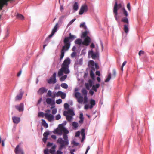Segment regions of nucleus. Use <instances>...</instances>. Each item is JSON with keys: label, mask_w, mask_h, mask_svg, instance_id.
Instances as JSON below:
<instances>
[{"label": "nucleus", "mask_w": 154, "mask_h": 154, "mask_svg": "<svg viewBox=\"0 0 154 154\" xmlns=\"http://www.w3.org/2000/svg\"><path fill=\"white\" fill-rule=\"evenodd\" d=\"M59 131L58 134L61 135L62 134L63 132L64 134H63V140L62 138H59L57 140V143L60 144L59 149L61 150L64 148L66 146H67L69 144L68 137L67 134L69 132L68 130L66 129L62 124H60L59 125Z\"/></svg>", "instance_id": "obj_1"}, {"label": "nucleus", "mask_w": 154, "mask_h": 154, "mask_svg": "<svg viewBox=\"0 0 154 154\" xmlns=\"http://www.w3.org/2000/svg\"><path fill=\"white\" fill-rule=\"evenodd\" d=\"M76 38L75 36L72 35L71 33H69V36L66 37L64 40V45L63 46L61 50L60 60H62L64 56L65 52L67 51L71 45L69 40H73Z\"/></svg>", "instance_id": "obj_2"}, {"label": "nucleus", "mask_w": 154, "mask_h": 154, "mask_svg": "<svg viewBox=\"0 0 154 154\" xmlns=\"http://www.w3.org/2000/svg\"><path fill=\"white\" fill-rule=\"evenodd\" d=\"M81 92L84 97L83 99V96L79 92H76L75 93V97L77 99V102L79 103L82 104L83 102L84 104L88 102V91L85 89L83 88L82 89Z\"/></svg>", "instance_id": "obj_3"}, {"label": "nucleus", "mask_w": 154, "mask_h": 154, "mask_svg": "<svg viewBox=\"0 0 154 154\" xmlns=\"http://www.w3.org/2000/svg\"><path fill=\"white\" fill-rule=\"evenodd\" d=\"M70 63V59L68 58L65 59L61 65V67L58 72L59 77L63 75V73L66 74H69L70 71L69 69V65Z\"/></svg>", "instance_id": "obj_4"}, {"label": "nucleus", "mask_w": 154, "mask_h": 154, "mask_svg": "<svg viewBox=\"0 0 154 154\" xmlns=\"http://www.w3.org/2000/svg\"><path fill=\"white\" fill-rule=\"evenodd\" d=\"M121 21L126 24L124 25L123 30L126 34L129 32V22L128 18L126 17L123 18L121 19Z\"/></svg>", "instance_id": "obj_5"}, {"label": "nucleus", "mask_w": 154, "mask_h": 154, "mask_svg": "<svg viewBox=\"0 0 154 154\" xmlns=\"http://www.w3.org/2000/svg\"><path fill=\"white\" fill-rule=\"evenodd\" d=\"M56 73H54L52 76L49 79H47V82L49 84H55L56 82Z\"/></svg>", "instance_id": "obj_6"}, {"label": "nucleus", "mask_w": 154, "mask_h": 154, "mask_svg": "<svg viewBox=\"0 0 154 154\" xmlns=\"http://www.w3.org/2000/svg\"><path fill=\"white\" fill-rule=\"evenodd\" d=\"M14 152L16 154H24V152L23 149L19 145H17L14 150Z\"/></svg>", "instance_id": "obj_7"}, {"label": "nucleus", "mask_w": 154, "mask_h": 154, "mask_svg": "<svg viewBox=\"0 0 154 154\" xmlns=\"http://www.w3.org/2000/svg\"><path fill=\"white\" fill-rule=\"evenodd\" d=\"M13 1V0H0V10L2 9V8L4 5H7L8 2H11Z\"/></svg>", "instance_id": "obj_8"}, {"label": "nucleus", "mask_w": 154, "mask_h": 154, "mask_svg": "<svg viewBox=\"0 0 154 154\" xmlns=\"http://www.w3.org/2000/svg\"><path fill=\"white\" fill-rule=\"evenodd\" d=\"M15 107L19 112H23L24 110V104L23 103H21L19 105H15Z\"/></svg>", "instance_id": "obj_9"}, {"label": "nucleus", "mask_w": 154, "mask_h": 154, "mask_svg": "<svg viewBox=\"0 0 154 154\" xmlns=\"http://www.w3.org/2000/svg\"><path fill=\"white\" fill-rule=\"evenodd\" d=\"M90 42V38L87 36L85 38L84 41L82 42V44L85 46H88Z\"/></svg>", "instance_id": "obj_10"}, {"label": "nucleus", "mask_w": 154, "mask_h": 154, "mask_svg": "<svg viewBox=\"0 0 154 154\" xmlns=\"http://www.w3.org/2000/svg\"><path fill=\"white\" fill-rule=\"evenodd\" d=\"M88 56L89 57H91L93 59H95L97 57V54L94 53L93 50H90L88 52Z\"/></svg>", "instance_id": "obj_11"}, {"label": "nucleus", "mask_w": 154, "mask_h": 154, "mask_svg": "<svg viewBox=\"0 0 154 154\" xmlns=\"http://www.w3.org/2000/svg\"><path fill=\"white\" fill-rule=\"evenodd\" d=\"M88 10L87 6L86 5L82 6L80 10L79 14L80 15L82 14L84 12H86Z\"/></svg>", "instance_id": "obj_12"}, {"label": "nucleus", "mask_w": 154, "mask_h": 154, "mask_svg": "<svg viewBox=\"0 0 154 154\" xmlns=\"http://www.w3.org/2000/svg\"><path fill=\"white\" fill-rule=\"evenodd\" d=\"M44 116L45 118L47 119L49 121L51 122L54 119V116L50 114H48V113H45Z\"/></svg>", "instance_id": "obj_13"}, {"label": "nucleus", "mask_w": 154, "mask_h": 154, "mask_svg": "<svg viewBox=\"0 0 154 154\" xmlns=\"http://www.w3.org/2000/svg\"><path fill=\"white\" fill-rule=\"evenodd\" d=\"M46 102L48 104L52 106H54L55 104V102L54 100L49 98H48L46 99Z\"/></svg>", "instance_id": "obj_14"}, {"label": "nucleus", "mask_w": 154, "mask_h": 154, "mask_svg": "<svg viewBox=\"0 0 154 154\" xmlns=\"http://www.w3.org/2000/svg\"><path fill=\"white\" fill-rule=\"evenodd\" d=\"M66 114H69L72 116H73L75 115L73 110L71 109H68L67 111H65L64 112V116H66Z\"/></svg>", "instance_id": "obj_15"}, {"label": "nucleus", "mask_w": 154, "mask_h": 154, "mask_svg": "<svg viewBox=\"0 0 154 154\" xmlns=\"http://www.w3.org/2000/svg\"><path fill=\"white\" fill-rule=\"evenodd\" d=\"M23 93L22 92L20 91V94L17 95L15 97V101H20L22 98L23 96Z\"/></svg>", "instance_id": "obj_16"}, {"label": "nucleus", "mask_w": 154, "mask_h": 154, "mask_svg": "<svg viewBox=\"0 0 154 154\" xmlns=\"http://www.w3.org/2000/svg\"><path fill=\"white\" fill-rule=\"evenodd\" d=\"M47 91V89H46L45 87H42L40 88L38 91V94L42 95L45 92H46Z\"/></svg>", "instance_id": "obj_17"}, {"label": "nucleus", "mask_w": 154, "mask_h": 154, "mask_svg": "<svg viewBox=\"0 0 154 154\" xmlns=\"http://www.w3.org/2000/svg\"><path fill=\"white\" fill-rule=\"evenodd\" d=\"M12 119L13 120V122L16 124H18L20 120V117L15 116L12 117Z\"/></svg>", "instance_id": "obj_18"}, {"label": "nucleus", "mask_w": 154, "mask_h": 154, "mask_svg": "<svg viewBox=\"0 0 154 154\" xmlns=\"http://www.w3.org/2000/svg\"><path fill=\"white\" fill-rule=\"evenodd\" d=\"M58 24L57 23L52 30L51 34L49 35V37H51L57 31V29Z\"/></svg>", "instance_id": "obj_19"}, {"label": "nucleus", "mask_w": 154, "mask_h": 154, "mask_svg": "<svg viewBox=\"0 0 154 154\" xmlns=\"http://www.w3.org/2000/svg\"><path fill=\"white\" fill-rule=\"evenodd\" d=\"M89 63L92 66V67H93H93L95 66V68L97 69V68L98 66V65L97 63H94V61L92 60H90L89 61ZM92 68V67H91V68Z\"/></svg>", "instance_id": "obj_20"}, {"label": "nucleus", "mask_w": 154, "mask_h": 154, "mask_svg": "<svg viewBox=\"0 0 154 154\" xmlns=\"http://www.w3.org/2000/svg\"><path fill=\"white\" fill-rule=\"evenodd\" d=\"M57 146L56 145H54L49 150V152L51 154L54 153L55 151V149Z\"/></svg>", "instance_id": "obj_21"}, {"label": "nucleus", "mask_w": 154, "mask_h": 154, "mask_svg": "<svg viewBox=\"0 0 154 154\" xmlns=\"http://www.w3.org/2000/svg\"><path fill=\"white\" fill-rule=\"evenodd\" d=\"M95 69L93 67L92 68V69H91L90 72V75L91 77L93 79H94V71H95Z\"/></svg>", "instance_id": "obj_22"}, {"label": "nucleus", "mask_w": 154, "mask_h": 154, "mask_svg": "<svg viewBox=\"0 0 154 154\" xmlns=\"http://www.w3.org/2000/svg\"><path fill=\"white\" fill-rule=\"evenodd\" d=\"M113 12L114 14L116 20H117V15H118V12L116 9V5L115 6V8H113Z\"/></svg>", "instance_id": "obj_23"}, {"label": "nucleus", "mask_w": 154, "mask_h": 154, "mask_svg": "<svg viewBox=\"0 0 154 154\" xmlns=\"http://www.w3.org/2000/svg\"><path fill=\"white\" fill-rule=\"evenodd\" d=\"M16 18L17 19L22 20H24V17L22 15L19 13H17V14Z\"/></svg>", "instance_id": "obj_24"}, {"label": "nucleus", "mask_w": 154, "mask_h": 154, "mask_svg": "<svg viewBox=\"0 0 154 154\" xmlns=\"http://www.w3.org/2000/svg\"><path fill=\"white\" fill-rule=\"evenodd\" d=\"M64 116L66 117V120L69 122H71L73 118L72 116L71 115L69 116L68 115L66 114V116Z\"/></svg>", "instance_id": "obj_25"}, {"label": "nucleus", "mask_w": 154, "mask_h": 154, "mask_svg": "<svg viewBox=\"0 0 154 154\" xmlns=\"http://www.w3.org/2000/svg\"><path fill=\"white\" fill-rule=\"evenodd\" d=\"M100 85L99 84H96L95 85H93L92 86V89L95 92H97V89L99 88Z\"/></svg>", "instance_id": "obj_26"}, {"label": "nucleus", "mask_w": 154, "mask_h": 154, "mask_svg": "<svg viewBox=\"0 0 154 154\" xmlns=\"http://www.w3.org/2000/svg\"><path fill=\"white\" fill-rule=\"evenodd\" d=\"M116 5V9L117 10V11H118V9H119L120 8H121L122 7V5L121 3H120L118 4L117 2H116L114 8H115V6Z\"/></svg>", "instance_id": "obj_27"}, {"label": "nucleus", "mask_w": 154, "mask_h": 154, "mask_svg": "<svg viewBox=\"0 0 154 154\" xmlns=\"http://www.w3.org/2000/svg\"><path fill=\"white\" fill-rule=\"evenodd\" d=\"M42 124L43 126L45 128H47L48 127V125L46 123L44 119H42Z\"/></svg>", "instance_id": "obj_28"}, {"label": "nucleus", "mask_w": 154, "mask_h": 154, "mask_svg": "<svg viewBox=\"0 0 154 154\" xmlns=\"http://www.w3.org/2000/svg\"><path fill=\"white\" fill-rule=\"evenodd\" d=\"M75 43L77 45H80L82 43V40L80 39H77L75 41Z\"/></svg>", "instance_id": "obj_29"}, {"label": "nucleus", "mask_w": 154, "mask_h": 154, "mask_svg": "<svg viewBox=\"0 0 154 154\" xmlns=\"http://www.w3.org/2000/svg\"><path fill=\"white\" fill-rule=\"evenodd\" d=\"M111 74L110 73H109L108 74V75L107 78L105 79V82H109L111 78Z\"/></svg>", "instance_id": "obj_30"}, {"label": "nucleus", "mask_w": 154, "mask_h": 154, "mask_svg": "<svg viewBox=\"0 0 154 154\" xmlns=\"http://www.w3.org/2000/svg\"><path fill=\"white\" fill-rule=\"evenodd\" d=\"M61 86L62 88L64 89H67L68 88V85L66 84L65 83L61 84Z\"/></svg>", "instance_id": "obj_31"}, {"label": "nucleus", "mask_w": 154, "mask_h": 154, "mask_svg": "<svg viewBox=\"0 0 154 154\" xmlns=\"http://www.w3.org/2000/svg\"><path fill=\"white\" fill-rule=\"evenodd\" d=\"M78 3L77 2H75L74 5L73 9L75 11H77L78 9Z\"/></svg>", "instance_id": "obj_32"}, {"label": "nucleus", "mask_w": 154, "mask_h": 154, "mask_svg": "<svg viewBox=\"0 0 154 154\" xmlns=\"http://www.w3.org/2000/svg\"><path fill=\"white\" fill-rule=\"evenodd\" d=\"M123 14L126 17H127L128 16V14L126 10L125 9V8H123Z\"/></svg>", "instance_id": "obj_33"}, {"label": "nucleus", "mask_w": 154, "mask_h": 154, "mask_svg": "<svg viewBox=\"0 0 154 154\" xmlns=\"http://www.w3.org/2000/svg\"><path fill=\"white\" fill-rule=\"evenodd\" d=\"M90 103L91 105L94 106L95 105V101L94 100L91 99L90 100Z\"/></svg>", "instance_id": "obj_34"}, {"label": "nucleus", "mask_w": 154, "mask_h": 154, "mask_svg": "<svg viewBox=\"0 0 154 154\" xmlns=\"http://www.w3.org/2000/svg\"><path fill=\"white\" fill-rule=\"evenodd\" d=\"M67 75H65L62 76L60 79V80L61 81H64L67 78Z\"/></svg>", "instance_id": "obj_35"}, {"label": "nucleus", "mask_w": 154, "mask_h": 154, "mask_svg": "<svg viewBox=\"0 0 154 154\" xmlns=\"http://www.w3.org/2000/svg\"><path fill=\"white\" fill-rule=\"evenodd\" d=\"M81 135L82 137H85V131L84 129H82L81 130Z\"/></svg>", "instance_id": "obj_36"}, {"label": "nucleus", "mask_w": 154, "mask_h": 154, "mask_svg": "<svg viewBox=\"0 0 154 154\" xmlns=\"http://www.w3.org/2000/svg\"><path fill=\"white\" fill-rule=\"evenodd\" d=\"M113 73L112 75V77L113 78H115L116 76V72L115 69H114L112 70Z\"/></svg>", "instance_id": "obj_37"}, {"label": "nucleus", "mask_w": 154, "mask_h": 154, "mask_svg": "<svg viewBox=\"0 0 154 154\" xmlns=\"http://www.w3.org/2000/svg\"><path fill=\"white\" fill-rule=\"evenodd\" d=\"M49 134V132L48 131H46L43 134V136L45 137H47L48 136Z\"/></svg>", "instance_id": "obj_38"}, {"label": "nucleus", "mask_w": 154, "mask_h": 154, "mask_svg": "<svg viewBox=\"0 0 154 154\" xmlns=\"http://www.w3.org/2000/svg\"><path fill=\"white\" fill-rule=\"evenodd\" d=\"M72 125L74 128H76L78 127V123L76 122H72Z\"/></svg>", "instance_id": "obj_39"}, {"label": "nucleus", "mask_w": 154, "mask_h": 154, "mask_svg": "<svg viewBox=\"0 0 154 154\" xmlns=\"http://www.w3.org/2000/svg\"><path fill=\"white\" fill-rule=\"evenodd\" d=\"M51 37H49V36L48 37L46 38L45 41V43L46 44H48L49 42L50 38Z\"/></svg>", "instance_id": "obj_40"}, {"label": "nucleus", "mask_w": 154, "mask_h": 154, "mask_svg": "<svg viewBox=\"0 0 154 154\" xmlns=\"http://www.w3.org/2000/svg\"><path fill=\"white\" fill-rule=\"evenodd\" d=\"M62 94L63 92L61 91H59L56 94V95L57 97L61 96V94Z\"/></svg>", "instance_id": "obj_41"}, {"label": "nucleus", "mask_w": 154, "mask_h": 154, "mask_svg": "<svg viewBox=\"0 0 154 154\" xmlns=\"http://www.w3.org/2000/svg\"><path fill=\"white\" fill-rule=\"evenodd\" d=\"M64 106L65 109H69V106L68 104L67 103H66L64 104Z\"/></svg>", "instance_id": "obj_42"}, {"label": "nucleus", "mask_w": 154, "mask_h": 154, "mask_svg": "<svg viewBox=\"0 0 154 154\" xmlns=\"http://www.w3.org/2000/svg\"><path fill=\"white\" fill-rule=\"evenodd\" d=\"M76 53L75 51L73 52L71 55V57L72 58L74 57L76 55Z\"/></svg>", "instance_id": "obj_43"}, {"label": "nucleus", "mask_w": 154, "mask_h": 154, "mask_svg": "<svg viewBox=\"0 0 154 154\" xmlns=\"http://www.w3.org/2000/svg\"><path fill=\"white\" fill-rule=\"evenodd\" d=\"M88 32L87 31H85L82 33V35L83 37H85L87 35Z\"/></svg>", "instance_id": "obj_44"}, {"label": "nucleus", "mask_w": 154, "mask_h": 154, "mask_svg": "<svg viewBox=\"0 0 154 154\" xmlns=\"http://www.w3.org/2000/svg\"><path fill=\"white\" fill-rule=\"evenodd\" d=\"M62 102V100L61 99H59L56 100V102L57 104H60Z\"/></svg>", "instance_id": "obj_45"}, {"label": "nucleus", "mask_w": 154, "mask_h": 154, "mask_svg": "<svg viewBox=\"0 0 154 154\" xmlns=\"http://www.w3.org/2000/svg\"><path fill=\"white\" fill-rule=\"evenodd\" d=\"M52 94V92L50 90H49L48 91V93H47V95L49 97H51V96Z\"/></svg>", "instance_id": "obj_46"}, {"label": "nucleus", "mask_w": 154, "mask_h": 154, "mask_svg": "<svg viewBox=\"0 0 154 154\" xmlns=\"http://www.w3.org/2000/svg\"><path fill=\"white\" fill-rule=\"evenodd\" d=\"M61 98L62 99H64L65 98L66 96V94L65 93H64L63 92L62 94H61Z\"/></svg>", "instance_id": "obj_47"}, {"label": "nucleus", "mask_w": 154, "mask_h": 154, "mask_svg": "<svg viewBox=\"0 0 154 154\" xmlns=\"http://www.w3.org/2000/svg\"><path fill=\"white\" fill-rule=\"evenodd\" d=\"M48 151L49 150L48 148L46 149L44 151V154H49L48 153Z\"/></svg>", "instance_id": "obj_48"}, {"label": "nucleus", "mask_w": 154, "mask_h": 154, "mask_svg": "<svg viewBox=\"0 0 154 154\" xmlns=\"http://www.w3.org/2000/svg\"><path fill=\"white\" fill-rule=\"evenodd\" d=\"M56 119L57 120H58L60 119L61 118V116L60 114H58L56 116Z\"/></svg>", "instance_id": "obj_49"}, {"label": "nucleus", "mask_w": 154, "mask_h": 154, "mask_svg": "<svg viewBox=\"0 0 154 154\" xmlns=\"http://www.w3.org/2000/svg\"><path fill=\"white\" fill-rule=\"evenodd\" d=\"M57 112V110L56 109H54L52 110V113L53 114H55Z\"/></svg>", "instance_id": "obj_50"}, {"label": "nucleus", "mask_w": 154, "mask_h": 154, "mask_svg": "<svg viewBox=\"0 0 154 154\" xmlns=\"http://www.w3.org/2000/svg\"><path fill=\"white\" fill-rule=\"evenodd\" d=\"M44 115V113L43 112H39L38 114V116H39L43 117Z\"/></svg>", "instance_id": "obj_51"}, {"label": "nucleus", "mask_w": 154, "mask_h": 154, "mask_svg": "<svg viewBox=\"0 0 154 154\" xmlns=\"http://www.w3.org/2000/svg\"><path fill=\"white\" fill-rule=\"evenodd\" d=\"M144 54V52L143 51L141 50L139 52L138 54L140 56L141 54Z\"/></svg>", "instance_id": "obj_52"}, {"label": "nucleus", "mask_w": 154, "mask_h": 154, "mask_svg": "<svg viewBox=\"0 0 154 154\" xmlns=\"http://www.w3.org/2000/svg\"><path fill=\"white\" fill-rule=\"evenodd\" d=\"M85 86L87 89L89 90L90 89L89 85L88 83H85Z\"/></svg>", "instance_id": "obj_53"}, {"label": "nucleus", "mask_w": 154, "mask_h": 154, "mask_svg": "<svg viewBox=\"0 0 154 154\" xmlns=\"http://www.w3.org/2000/svg\"><path fill=\"white\" fill-rule=\"evenodd\" d=\"M127 8L128 10L129 11H131L130 5V3H128L127 5Z\"/></svg>", "instance_id": "obj_54"}, {"label": "nucleus", "mask_w": 154, "mask_h": 154, "mask_svg": "<svg viewBox=\"0 0 154 154\" xmlns=\"http://www.w3.org/2000/svg\"><path fill=\"white\" fill-rule=\"evenodd\" d=\"M80 134V132L79 131H78L75 134V136L76 137H78L79 136Z\"/></svg>", "instance_id": "obj_55"}, {"label": "nucleus", "mask_w": 154, "mask_h": 154, "mask_svg": "<svg viewBox=\"0 0 154 154\" xmlns=\"http://www.w3.org/2000/svg\"><path fill=\"white\" fill-rule=\"evenodd\" d=\"M53 145V143H51L49 142H48V144L47 145V146H51Z\"/></svg>", "instance_id": "obj_56"}, {"label": "nucleus", "mask_w": 154, "mask_h": 154, "mask_svg": "<svg viewBox=\"0 0 154 154\" xmlns=\"http://www.w3.org/2000/svg\"><path fill=\"white\" fill-rule=\"evenodd\" d=\"M59 131V128L58 129H57L55 130L53 132V133L54 134H58Z\"/></svg>", "instance_id": "obj_57"}, {"label": "nucleus", "mask_w": 154, "mask_h": 154, "mask_svg": "<svg viewBox=\"0 0 154 154\" xmlns=\"http://www.w3.org/2000/svg\"><path fill=\"white\" fill-rule=\"evenodd\" d=\"M89 108V106L88 104H86L84 106L85 109L86 110L88 109Z\"/></svg>", "instance_id": "obj_58"}, {"label": "nucleus", "mask_w": 154, "mask_h": 154, "mask_svg": "<svg viewBox=\"0 0 154 154\" xmlns=\"http://www.w3.org/2000/svg\"><path fill=\"white\" fill-rule=\"evenodd\" d=\"M80 27H85V23H83L81 24L80 25Z\"/></svg>", "instance_id": "obj_59"}, {"label": "nucleus", "mask_w": 154, "mask_h": 154, "mask_svg": "<svg viewBox=\"0 0 154 154\" xmlns=\"http://www.w3.org/2000/svg\"><path fill=\"white\" fill-rule=\"evenodd\" d=\"M90 149V146H88L87 148V149H86V151L85 154H87V153L88 152V151Z\"/></svg>", "instance_id": "obj_60"}, {"label": "nucleus", "mask_w": 154, "mask_h": 154, "mask_svg": "<svg viewBox=\"0 0 154 154\" xmlns=\"http://www.w3.org/2000/svg\"><path fill=\"white\" fill-rule=\"evenodd\" d=\"M90 47L92 48H95V45L93 43H92L90 45Z\"/></svg>", "instance_id": "obj_61"}, {"label": "nucleus", "mask_w": 154, "mask_h": 154, "mask_svg": "<svg viewBox=\"0 0 154 154\" xmlns=\"http://www.w3.org/2000/svg\"><path fill=\"white\" fill-rule=\"evenodd\" d=\"M82 61H83V60L81 58V59H80V60H79V64L80 65H82Z\"/></svg>", "instance_id": "obj_62"}, {"label": "nucleus", "mask_w": 154, "mask_h": 154, "mask_svg": "<svg viewBox=\"0 0 154 154\" xmlns=\"http://www.w3.org/2000/svg\"><path fill=\"white\" fill-rule=\"evenodd\" d=\"M47 139V137H44V138H43L42 139L43 142L44 143H45Z\"/></svg>", "instance_id": "obj_63"}, {"label": "nucleus", "mask_w": 154, "mask_h": 154, "mask_svg": "<svg viewBox=\"0 0 154 154\" xmlns=\"http://www.w3.org/2000/svg\"><path fill=\"white\" fill-rule=\"evenodd\" d=\"M63 152L60 150H57V154H62Z\"/></svg>", "instance_id": "obj_64"}]
</instances>
